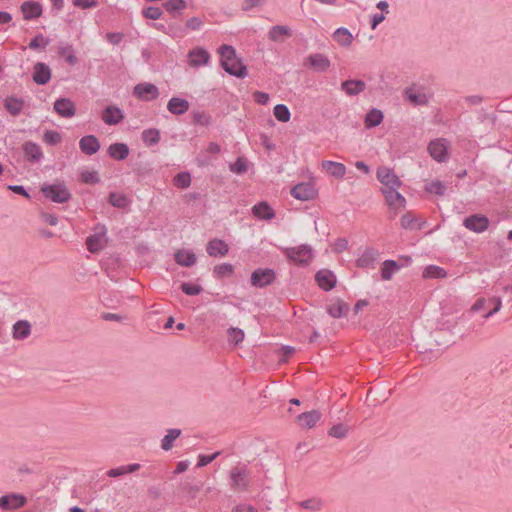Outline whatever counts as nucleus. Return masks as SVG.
<instances>
[{"instance_id":"obj_16","label":"nucleus","mask_w":512,"mask_h":512,"mask_svg":"<svg viewBox=\"0 0 512 512\" xmlns=\"http://www.w3.org/2000/svg\"><path fill=\"white\" fill-rule=\"evenodd\" d=\"M210 60V54L204 48H194L188 53L189 65L192 67H199L206 65Z\"/></svg>"},{"instance_id":"obj_52","label":"nucleus","mask_w":512,"mask_h":512,"mask_svg":"<svg viewBox=\"0 0 512 512\" xmlns=\"http://www.w3.org/2000/svg\"><path fill=\"white\" fill-rule=\"evenodd\" d=\"M229 341L239 345L244 340V331L240 328L231 327L228 329Z\"/></svg>"},{"instance_id":"obj_26","label":"nucleus","mask_w":512,"mask_h":512,"mask_svg":"<svg viewBox=\"0 0 512 512\" xmlns=\"http://www.w3.org/2000/svg\"><path fill=\"white\" fill-rule=\"evenodd\" d=\"M321 166L328 174L337 179H342L346 174V167L340 162L323 160Z\"/></svg>"},{"instance_id":"obj_53","label":"nucleus","mask_w":512,"mask_h":512,"mask_svg":"<svg viewBox=\"0 0 512 512\" xmlns=\"http://www.w3.org/2000/svg\"><path fill=\"white\" fill-rule=\"evenodd\" d=\"M81 181L85 184H97L100 182V178L96 171H82L80 174Z\"/></svg>"},{"instance_id":"obj_59","label":"nucleus","mask_w":512,"mask_h":512,"mask_svg":"<svg viewBox=\"0 0 512 512\" xmlns=\"http://www.w3.org/2000/svg\"><path fill=\"white\" fill-rule=\"evenodd\" d=\"M40 43L43 44V49L49 44V40L45 39L42 34L36 35L34 38L31 39V41L28 44V47L30 49H38L40 47Z\"/></svg>"},{"instance_id":"obj_22","label":"nucleus","mask_w":512,"mask_h":512,"mask_svg":"<svg viewBox=\"0 0 512 512\" xmlns=\"http://www.w3.org/2000/svg\"><path fill=\"white\" fill-rule=\"evenodd\" d=\"M321 413L318 410L304 412L297 416L296 421L302 428L310 429L320 420Z\"/></svg>"},{"instance_id":"obj_58","label":"nucleus","mask_w":512,"mask_h":512,"mask_svg":"<svg viewBox=\"0 0 512 512\" xmlns=\"http://www.w3.org/2000/svg\"><path fill=\"white\" fill-rule=\"evenodd\" d=\"M300 506L304 509L319 511L322 507V502L319 499H308V500L302 501L300 503Z\"/></svg>"},{"instance_id":"obj_24","label":"nucleus","mask_w":512,"mask_h":512,"mask_svg":"<svg viewBox=\"0 0 512 512\" xmlns=\"http://www.w3.org/2000/svg\"><path fill=\"white\" fill-rule=\"evenodd\" d=\"M123 118L122 111L116 106H108L102 112V120L108 125H117Z\"/></svg>"},{"instance_id":"obj_20","label":"nucleus","mask_w":512,"mask_h":512,"mask_svg":"<svg viewBox=\"0 0 512 512\" xmlns=\"http://www.w3.org/2000/svg\"><path fill=\"white\" fill-rule=\"evenodd\" d=\"M21 12L24 20H31L42 15V5L36 1H25L21 4Z\"/></svg>"},{"instance_id":"obj_13","label":"nucleus","mask_w":512,"mask_h":512,"mask_svg":"<svg viewBox=\"0 0 512 512\" xmlns=\"http://www.w3.org/2000/svg\"><path fill=\"white\" fill-rule=\"evenodd\" d=\"M54 110L65 118L73 117L76 114L74 102L69 98H59L54 102Z\"/></svg>"},{"instance_id":"obj_2","label":"nucleus","mask_w":512,"mask_h":512,"mask_svg":"<svg viewBox=\"0 0 512 512\" xmlns=\"http://www.w3.org/2000/svg\"><path fill=\"white\" fill-rule=\"evenodd\" d=\"M283 253L290 262L298 266H306L313 259V249L306 244L284 248Z\"/></svg>"},{"instance_id":"obj_17","label":"nucleus","mask_w":512,"mask_h":512,"mask_svg":"<svg viewBox=\"0 0 512 512\" xmlns=\"http://www.w3.org/2000/svg\"><path fill=\"white\" fill-rule=\"evenodd\" d=\"M206 251L211 257H223L228 254L229 246L222 239H212L206 246Z\"/></svg>"},{"instance_id":"obj_40","label":"nucleus","mask_w":512,"mask_h":512,"mask_svg":"<svg viewBox=\"0 0 512 512\" xmlns=\"http://www.w3.org/2000/svg\"><path fill=\"white\" fill-rule=\"evenodd\" d=\"M180 434V429H169L162 439L161 448L165 451L170 450L174 445V441L180 436Z\"/></svg>"},{"instance_id":"obj_10","label":"nucleus","mask_w":512,"mask_h":512,"mask_svg":"<svg viewBox=\"0 0 512 512\" xmlns=\"http://www.w3.org/2000/svg\"><path fill=\"white\" fill-rule=\"evenodd\" d=\"M304 65H309L316 72H326L330 68L331 62L324 54L315 53L306 58Z\"/></svg>"},{"instance_id":"obj_38","label":"nucleus","mask_w":512,"mask_h":512,"mask_svg":"<svg viewBox=\"0 0 512 512\" xmlns=\"http://www.w3.org/2000/svg\"><path fill=\"white\" fill-rule=\"evenodd\" d=\"M383 121V113L373 108L365 116L364 124L366 128H373L381 124Z\"/></svg>"},{"instance_id":"obj_55","label":"nucleus","mask_w":512,"mask_h":512,"mask_svg":"<svg viewBox=\"0 0 512 512\" xmlns=\"http://www.w3.org/2000/svg\"><path fill=\"white\" fill-rule=\"evenodd\" d=\"M233 272H234V267L232 264H229V263H222V264L214 267V273L218 277L229 276V275H232Z\"/></svg>"},{"instance_id":"obj_12","label":"nucleus","mask_w":512,"mask_h":512,"mask_svg":"<svg viewBox=\"0 0 512 512\" xmlns=\"http://www.w3.org/2000/svg\"><path fill=\"white\" fill-rule=\"evenodd\" d=\"M100 142L95 135H86L79 140V148L85 155L91 156L100 150Z\"/></svg>"},{"instance_id":"obj_62","label":"nucleus","mask_w":512,"mask_h":512,"mask_svg":"<svg viewBox=\"0 0 512 512\" xmlns=\"http://www.w3.org/2000/svg\"><path fill=\"white\" fill-rule=\"evenodd\" d=\"M489 302L490 303H493L494 304V308L489 310L485 315H484V318H489L491 317L493 314L497 313L501 306H502V302H501V299L500 298H497V297H493L491 299H489Z\"/></svg>"},{"instance_id":"obj_34","label":"nucleus","mask_w":512,"mask_h":512,"mask_svg":"<svg viewBox=\"0 0 512 512\" xmlns=\"http://www.w3.org/2000/svg\"><path fill=\"white\" fill-rule=\"evenodd\" d=\"M4 106L11 115L17 116L24 107V100L22 98L9 96L5 99Z\"/></svg>"},{"instance_id":"obj_50","label":"nucleus","mask_w":512,"mask_h":512,"mask_svg":"<svg viewBox=\"0 0 512 512\" xmlns=\"http://www.w3.org/2000/svg\"><path fill=\"white\" fill-rule=\"evenodd\" d=\"M163 15V11L159 7L149 6L142 10V16L150 20H158Z\"/></svg>"},{"instance_id":"obj_30","label":"nucleus","mask_w":512,"mask_h":512,"mask_svg":"<svg viewBox=\"0 0 512 512\" xmlns=\"http://www.w3.org/2000/svg\"><path fill=\"white\" fill-rule=\"evenodd\" d=\"M174 259L180 266L191 267L196 263L197 258L195 253L185 249H179L175 252Z\"/></svg>"},{"instance_id":"obj_6","label":"nucleus","mask_w":512,"mask_h":512,"mask_svg":"<svg viewBox=\"0 0 512 512\" xmlns=\"http://www.w3.org/2000/svg\"><path fill=\"white\" fill-rule=\"evenodd\" d=\"M276 279L275 271L271 268H258L251 274V285L257 288H265Z\"/></svg>"},{"instance_id":"obj_47","label":"nucleus","mask_w":512,"mask_h":512,"mask_svg":"<svg viewBox=\"0 0 512 512\" xmlns=\"http://www.w3.org/2000/svg\"><path fill=\"white\" fill-rule=\"evenodd\" d=\"M404 95L407 100H409L415 105H422L427 102L426 96L424 94H417L413 91L412 88H407L404 92Z\"/></svg>"},{"instance_id":"obj_48","label":"nucleus","mask_w":512,"mask_h":512,"mask_svg":"<svg viewBox=\"0 0 512 512\" xmlns=\"http://www.w3.org/2000/svg\"><path fill=\"white\" fill-rule=\"evenodd\" d=\"M425 190L429 193H434L438 196H443L446 191V186L440 180H434L426 185Z\"/></svg>"},{"instance_id":"obj_63","label":"nucleus","mask_w":512,"mask_h":512,"mask_svg":"<svg viewBox=\"0 0 512 512\" xmlns=\"http://www.w3.org/2000/svg\"><path fill=\"white\" fill-rule=\"evenodd\" d=\"M253 98L256 103L265 105L268 103L270 96L268 93L261 92V91H255L253 94Z\"/></svg>"},{"instance_id":"obj_61","label":"nucleus","mask_w":512,"mask_h":512,"mask_svg":"<svg viewBox=\"0 0 512 512\" xmlns=\"http://www.w3.org/2000/svg\"><path fill=\"white\" fill-rule=\"evenodd\" d=\"M220 455V452L217 451L212 455H199L197 467H203L211 463Z\"/></svg>"},{"instance_id":"obj_3","label":"nucleus","mask_w":512,"mask_h":512,"mask_svg":"<svg viewBox=\"0 0 512 512\" xmlns=\"http://www.w3.org/2000/svg\"><path fill=\"white\" fill-rule=\"evenodd\" d=\"M41 192L45 198L55 203H66L71 199V193L67 189L64 182H58L55 184H43L41 186Z\"/></svg>"},{"instance_id":"obj_11","label":"nucleus","mask_w":512,"mask_h":512,"mask_svg":"<svg viewBox=\"0 0 512 512\" xmlns=\"http://www.w3.org/2000/svg\"><path fill=\"white\" fill-rule=\"evenodd\" d=\"M134 95L144 101H151L159 96V90L152 83H139L134 87Z\"/></svg>"},{"instance_id":"obj_14","label":"nucleus","mask_w":512,"mask_h":512,"mask_svg":"<svg viewBox=\"0 0 512 512\" xmlns=\"http://www.w3.org/2000/svg\"><path fill=\"white\" fill-rule=\"evenodd\" d=\"M26 498L19 494H9L0 497V508L3 510H14L24 506Z\"/></svg>"},{"instance_id":"obj_18","label":"nucleus","mask_w":512,"mask_h":512,"mask_svg":"<svg viewBox=\"0 0 512 512\" xmlns=\"http://www.w3.org/2000/svg\"><path fill=\"white\" fill-rule=\"evenodd\" d=\"M398 189L399 188H394L384 190L382 192L385 196L387 205L394 210L405 208L406 204L405 198L398 192Z\"/></svg>"},{"instance_id":"obj_41","label":"nucleus","mask_w":512,"mask_h":512,"mask_svg":"<svg viewBox=\"0 0 512 512\" xmlns=\"http://www.w3.org/2000/svg\"><path fill=\"white\" fill-rule=\"evenodd\" d=\"M142 140L145 144L152 146L160 141V132L157 129H146L142 132Z\"/></svg>"},{"instance_id":"obj_7","label":"nucleus","mask_w":512,"mask_h":512,"mask_svg":"<svg viewBox=\"0 0 512 512\" xmlns=\"http://www.w3.org/2000/svg\"><path fill=\"white\" fill-rule=\"evenodd\" d=\"M490 221L487 216L482 214H473L466 217L463 226L475 233H482L489 227Z\"/></svg>"},{"instance_id":"obj_51","label":"nucleus","mask_w":512,"mask_h":512,"mask_svg":"<svg viewBox=\"0 0 512 512\" xmlns=\"http://www.w3.org/2000/svg\"><path fill=\"white\" fill-rule=\"evenodd\" d=\"M193 123L200 126H208L211 123V116L203 111H194L192 113Z\"/></svg>"},{"instance_id":"obj_15","label":"nucleus","mask_w":512,"mask_h":512,"mask_svg":"<svg viewBox=\"0 0 512 512\" xmlns=\"http://www.w3.org/2000/svg\"><path fill=\"white\" fill-rule=\"evenodd\" d=\"M315 281L317 282L318 286L325 291L332 290L336 285L335 275L331 271L325 269L319 270L316 273Z\"/></svg>"},{"instance_id":"obj_4","label":"nucleus","mask_w":512,"mask_h":512,"mask_svg":"<svg viewBox=\"0 0 512 512\" xmlns=\"http://www.w3.org/2000/svg\"><path fill=\"white\" fill-rule=\"evenodd\" d=\"M250 483L249 472L246 466H236L230 472V487L235 492H245Z\"/></svg>"},{"instance_id":"obj_27","label":"nucleus","mask_w":512,"mask_h":512,"mask_svg":"<svg viewBox=\"0 0 512 512\" xmlns=\"http://www.w3.org/2000/svg\"><path fill=\"white\" fill-rule=\"evenodd\" d=\"M341 89L348 96H356L366 89V83L362 80H346L341 83Z\"/></svg>"},{"instance_id":"obj_5","label":"nucleus","mask_w":512,"mask_h":512,"mask_svg":"<svg viewBox=\"0 0 512 512\" xmlns=\"http://www.w3.org/2000/svg\"><path fill=\"white\" fill-rule=\"evenodd\" d=\"M377 179L382 184L381 191L384 190H390L394 188H400L402 185V182L400 181L399 177L395 174L393 169L381 166L377 169L376 172Z\"/></svg>"},{"instance_id":"obj_35","label":"nucleus","mask_w":512,"mask_h":512,"mask_svg":"<svg viewBox=\"0 0 512 512\" xmlns=\"http://www.w3.org/2000/svg\"><path fill=\"white\" fill-rule=\"evenodd\" d=\"M291 35V29L284 25H275L269 31V38L274 42L281 41V38L291 37Z\"/></svg>"},{"instance_id":"obj_39","label":"nucleus","mask_w":512,"mask_h":512,"mask_svg":"<svg viewBox=\"0 0 512 512\" xmlns=\"http://www.w3.org/2000/svg\"><path fill=\"white\" fill-rule=\"evenodd\" d=\"M422 276L427 279L445 278L447 272L439 266L429 265L423 270Z\"/></svg>"},{"instance_id":"obj_56","label":"nucleus","mask_w":512,"mask_h":512,"mask_svg":"<svg viewBox=\"0 0 512 512\" xmlns=\"http://www.w3.org/2000/svg\"><path fill=\"white\" fill-rule=\"evenodd\" d=\"M180 289L183 293L189 296H195L202 292L203 288L200 285H195L191 283H182Z\"/></svg>"},{"instance_id":"obj_19","label":"nucleus","mask_w":512,"mask_h":512,"mask_svg":"<svg viewBox=\"0 0 512 512\" xmlns=\"http://www.w3.org/2000/svg\"><path fill=\"white\" fill-rule=\"evenodd\" d=\"M32 78L33 81L38 85L47 84L51 79V70L49 66L43 62H37L34 65Z\"/></svg>"},{"instance_id":"obj_28","label":"nucleus","mask_w":512,"mask_h":512,"mask_svg":"<svg viewBox=\"0 0 512 512\" xmlns=\"http://www.w3.org/2000/svg\"><path fill=\"white\" fill-rule=\"evenodd\" d=\"M379 256L377 250L373 248H367L363 254L357 259L356 265L359 268H370L374 267V264Z\"/></svg>"},{"instance_id":"obj_1","label":"nucleus","mask_w":512,"mask_h":512,"mask_svg":"<svg viewBox=\"0 0 512 512\" xmlns=\"http://www.w3.org/2000/svg\"><path fill=\"white\" fill-rule=\"evenodd\" d=\"M221 67L230 75L245 78L248 75L247 68L237 59L235 49L230 45H222L219 48Z\"/></svg>"},{"instance_id":"obj_43","label":"nucleus","mask_w":512,"mask_h":512,"mask_svg":"<svg viewBox=\"0 0 512 512\" xmlns=\"http://www.w3.org/2000/svg\"><path fill=\"white\" fill-rule=\"evenodd\" d=\"M108 202L116 208H125L129 201L127 197L123 194H118L116 192H111L109 194Z\"/></svg>"},{"instance_id":"obj_60","label":"nucleus","mask_w":512,"mask_h":512,"mask_svg":"<svg viewBox=\"0 0 512 512\" xmlns=\"http://www.w3.org/2000/svg\"><path fill=\"white\" fill-rule=\"evenodd\" d=\"M203 487V484L202 483H196V484H191V483H186L184 486H183V490L188 494L190 495L191 497H195L199 492L200 490L202 489Z\"/></svg>"},{"instance_id":"obj_37","label":"nucleus","mask_w":512,"mask_h":512,"mask_svg":"<svg viewBox=\"0 0 512 512\" xmlns=\"http://www.w3.org/2000/svg\"><path fill=\"white\" fill-rule=\"evenodd\" d=\"M186 7L187 3L185 0H167L163 3V8L173 17H177Z\"/></svg>"},{"instance_id":"obj_21","label":"nucleus","mask_w":512,"mask_h":512,"mask_svg":"<svg viewBox=\"0 0 512 512\" xmlns=\"http://www.w3.org/2000/svg\"><path fill=\"white\" fill-rule=\"evenodd\" d=\"M95 231L96 232L93 235L88 236L86 239L87 249L91 253H97L104 247L102 244V238L105 234L104 227H96Z\"/></svg>"},{"instance_id":"obj_45","label":"nucleus","mask_w":512,"mask_h":512,"mask_svg":"<svg viewBox=\"0 0 512 512\" xmlns=\"http://www.w3.org/2000/svg\"><path fill=\"white\" fill-rule=\"evenodd\" d=\"M348 431H349L348 426H346L342 423H339V424L333 425L329 429L328 435L331 437L337 438V439H343L344 437H346Z\"/></svg>"},{"instance_id":"obj_9","label":"nucleus","mask_w":512,"mask_h":512,"mask_svg":"<svg viewBox=\"0 0 512 512\" xmlns=\"http://www.w3.org/2000/svg\"><path fill=\"white\" fill-rule=\"evenodd\" d=\"M291 195L298 200L308 201L317 196V190L313 183L305 182L295 185L291 189Z\"/></svg>"},{"instance_id":"obj_8","label":"nucleus","mask_w":512,"mask_h":512,"mask_svg":"<svg viewBox=\"0 0 512 512\" xmlns=\"http://www.w3.org/2000/svg\"><path fill=\"white\" fill-rule=\"evenodd\" d=\"M427 149L430 156L437 162H445L448 159V148L446 140L443 138L432 140Z\"/></svg>"},{"instance_id":"obj_29","label":"nucleus","mask_w":512,"mask_h":512,"mask_svg":"<svg viewBox=\"0 0 512 512\" xmlns=\"http://www.w3.org/2000/svg\"><path fill=\"white\" fill-rule=\"evenodd\" d=\"M108 155L117 161L124 160L129 155V147L125 143H113L107 149Z\"/></svg>"},{"instance_id":"obj_32","label":"nucleus","mask_w":512,"mask_h":512,"mask_svg":"<svg viewBox=\"0 0 512 512\" xmlns=\"http://www.w3.org/2000/svg\"><path fill=\"white\" fill-rule=\"evenodd\" d=\"M31 333V325L26 320H19L13 325V338L16 340L26 339Z\"/></svg>"},{"instance_id":"obj_46","label":"nucleus","mask_w":512,"mask_h":512,"mask_svg":"<svg viewBox=\"0 0 512 512\" xmlns=\"http://www.w3.org/2000/svg\"><path fill=\"white\" fill-rule=\"evenodd\" d=\"M173 183L178 188H181V189L187 188L191 184V176L188 172L178 173L174 177Z\"/></svg>"},{"instance_id":"obj_54","label":"nucleus","mask_w":512,"mask_h":512,"mask_svg":"<svg viewBox=\"0 0 512 512\" xmlns=\"http://www.w3.org/2000/svg\"><path fill=\"white\" fill-rule=\"evenodd\" d=\"M43 140L49 145H57L61 142V134L57 131L47 130L43 135Z\"/></svg>"},{"instance_id":"obj_42","label":"nucleus","mask_w":512,"mask_h":512,"mask_svg":"<svg viewBox=\"0 0 512 512\" xmlns=\"http://www.w3.org/2000/svg\"><path fill=\"white\" fill-rule=\"evenodd\" d=\"M273 113L275 118L280 122H288L291 117L290 110L284 104H277L273 109Z\"/></svg>"},{"instance_id":"obj_57","label":"nucleus","mask_w":512,"mask_h":512,"mask_svg":"<svg viewBox=\"0 0 512 512\" xmlns=\"http://www.w3.org/2000/svg\"><path fill=\"white\" fill-rule=\"evenodd\" d=\"M401 226L404 229H416L418 228L417 219L410 213L405 214L401 217Z\"/></svg>"},{"instance_id":"obj_31","label":"nucleus","mask_w":512,"mask_h":512,"mask_svg":"<svg viewBox=\"0 0 512 512\" xmlns=\"http://www.w3.org/2000/svg\"><path fill=\"white\" fill-rule=\"evenodd\" d=\"M252 213L259 219L270 220L275 217V213L270 205L263 201L253 206Z\"/></svg>"},{"instance_id":"obj_33","label":"nucleus","mask_w":512,"mask_h":512,"mask_svg":"<svg viewBox=\"0 0 512 512\" xmlns=\"http://www.w3.org/2000/svg\"><path fill=\"white\" fill-rule=\"evenodd\" d=\"M349 311V305L338 299L327 307L328 314L333 318H341Z\"/></svg>"},{"instance_id":"obj_36","label":"nucleus","mask_w":512,"mask_h":512,"mask_svg":"<svg viewBox=\"0 0 512 512\" xmlns=\"http://www.w3.org/2000/svg\"><path fill=\"white\" fill-rule=\"evenodd\" d=\"M400 267L401 265L394 260H385L381 266V278L385 281L391 280L393 274L397 272Z\"/></svg>"},{"instance_id":"obj_49","label":"nucleus","mask_w":512,"mask_h":512,"mask_svg":"<svg viewBox=\"0 0 512 512\" xmlns=\"http://www.w3.org/2000/svg\"><path fill=\"white\" fill-rule=\"evenodd\" d=\"M230 170L236 174H244L248 170L247 159L244 157H238L236 161L230 165Z\"/></svg>"},{"instance_id":"obj_44","label":"nucleus","mask_w":512,"mask_h":512,"mask_svg":"<svg viewBox=\"0 0 512 512\" xmlns=\"http://www.w3.org/2000/svg\"><path fill=\"white\" fill-rule=\"evenodd\" d=\"M334 38L344 46H349L352 43V35L346 28H338L334 32Z\"/></svg>"},{"instance_id":"obj_25","label":"nucleus","mask_w":512,"mask_h":512,"mask_svg":"<svg viewBox=\"0 0 512 512\" xmlns=\"http://www.w3.org/2000/svg\"><path fill=\"white\" fill-rule=\"evenodd\" d=\"M189 108V101L179 97H172L167 104L168 111L174 115H183Z\"/></svg>"},{"instance_id":"obj_23","label":"nucleus","mask_w":512,"mask_h":512,"mask_svg":"<svg viewBox=\"0 0 512 512\" xmlns=\"http://www.w3.org/2000/svg\"><path fill=\"white\" fill-rule=\"evenodd\" d=\"M23 152L26 160L32 163H37L43 158L40 146L31 141L23 144Z\"/></svg>"},{"instance_id":"obj_64","label":"nucleus","mask_w":512,"mask_h":512,"mask_svg":"<svg viewBox=\"0 0 512 512\" xmlns=\"http://www.w3.org/2000/svg\"><path fill=\"white\" fill-rule=\"evenodd\" d=\"M202 20L199 17H192L187 20L186 27L190 30H199L202 26Z\"/></svg>"}]
</instances>
